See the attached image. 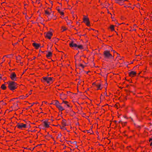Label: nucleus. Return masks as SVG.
I'll list each match as a JSON object with an SVG mask.
<instances>
[{
  "label": "nucleus",
  "instance_id": "obj_1",
  "mask_svg": "<svg viewBox=\"0 0 152 152\" xmlns=\"http://www.w3.org/2000/svg\"><path fill=\"white\" fill-rule=\"evenodd\" d=\"M54 80V79L53 77H49L48 76L43 77L41 79V81L43 83H47L50 85L53 83Z\"/></svg>",
  "mask_w": 152,
  "mask_h": 152
},
{
  "label": "nucleus",
  "instance_id": "obj_2",
  "mask_svg": "<svg viewBox=\"0 0 152 152\" xmlns=\"http://www.w3.org/2000/svg\"><path fill=\"white\" fill-rule=\"evenodd\" d=\"M8 88L11 91H13L18 87V84L15 81H9L7 83Z\"/></svg>",
  "mask_w": 152,
  "mask_h": 152
},
{
  "label": "nucleus",
  "instance_id": "obj_3",
  "mask_svg": "<svg viewBox=\"0 0 152 152\" xmlns=\"http://www.w3.org/2000/svg\"><path fill=\"white\" fill-rule=\"evenodd\" d=\"M42 123L41 126H43V129L48 128L50 127V125L51 123V119H46L42 121Z\"/></svg>",
  "mask_w": 152,
  "mask_h": 152
},
{
  "label": "nucleus",
  "instance_id": "obj_4",
  "mask_svg": "<svg viewBox=\"0 0 152 152\" xmlns=\"http://www.w3.org/2000/svg\"><path fill=\"white\" fill-rule=\"evenodd\" d=\"M103 56L104 58L106 59H109L113 58L114 55L113 56L111 53L110 51L109 50H105L103 53Z\"/></svg>",
  "mask_w": 152,
  "mask_h": 152
},
{
  "label": "nucleus",
  "instance_id": "obj_5",
  "mask_svg": "<svg viewBox=\"0 0 152 152\" xmlns=\"http://www.w3.org/2000/svg\"><path fill=\"white\" fill-rule=\"evenodd\" d=\"M51 9L50 8H48L47 9L45 10V15L48 18L49 20H50L52 18L51 16Z\"/></svg>",
  "mask_w": 152,
  "mask_h": 152
},
{
  "label": "nucleus",
  "instance_id": "obj_6",
  "mask_svg": "<svg viewBox=\"0 0 152 152\" xmlns=\"http://www.w3.org/2000/svg\"><path fill=\"white\" fill-rule=\"evenodd\" d=\"M54 104L56 107L61 111H62L65 110L64 108L61 106L62 104L59 103V102L57 100L54 101Z\"/></svg>",
  "mask_w": 152,
  "mask_h": 152
},
{
  "label": "nucleus",
  "instance_id": "obj_7",
  "mask_svg": "<svg viewBox=\"0 0 152 152\" xmlns=\"http://www.w3.org/2000/svg\"><path fill=\"white\" fill-rule=\"evenodd\" d=\"M10 77L12 81H17L19 80V78L18 77L17 75L14 72H12L10 74Z\"/></svg>",
  "mask_w": 152,
  "mask_h": 152
},
{
  "label": "nucleus",
  "instance_id": "obj_8",
  "mask_svg": "<svg viewBox=\"0 0 152 152\" xmlns=\"http://www.w3.org/2000/svg\"><path fill=\"white\" fill-rule=\"evenodd\" d=\"M83 22L87 26H90V23L89 18L87 16L83 15Z\"/></svg>",
  "mask_w": 152,
  "mask_h": 152
},
{
  "label": "nucleus",
  "instance_id": "obj_9",
  "mask_svg": "<svg viewBox=\"0 0 152 152\" xmlns=\"http://www.w3.org/2000/svg\"><path fill=\"white\" fill-rule=\"evenodd\" d=\"M16 127L19 129H24L27 127V124L21 123H17Z\"/></svg>",
  "mask_w": 152,
  "mask_h": 152
},
{
  "label": "nucleus",
  "instance_id": "obj_10",
  "mask_svg": "<svg viewBox=\"0 0 152 152\" xmlns=\"http://www.w3.org/2000/svg\"><path fill=\"white\" fill-rule=\"evenodd\" d=\"M45 37L46 38L50 39H51L53 35V34L52 32L50 31H48L44 33Z\"/></svg>",
  "mask_w": 152,
  "mask_h": 152
},
{
  "label": "nucleus",
  "instance_id": "obj_11",
  "mask_svg": "<svg viewBox=\"0 0 152 152\" xmlns=\"http://www.w3.org/2000/svg\"><path fill=\"white\" fill-rule=\"evenodd\" d=\"M128 0H114L115 3L120 5H123L124 4V2Z\"/></svg>",
  "mask_w": 152,
  "mask_h": 152
},
{
  "label": "nucleus",
  "instance_id": "obj_12",
  "mask_svg": "<svg viewBox=\"0 0 152 152\" xmlns=\"http://www.w3.org/2000/svg\"><path fill=\"white\" fill-rule=\"evenodd\" d=\"M60 98L63 101L66 99L67 98V95L66 94L62 93L60 94Z\"/></svg>",
  "mask_w": 152,
  "mask_h": 152
},
{
  "label": "nucleus",
  "instance_id": "obj_13",
  "mask_svg": "<svg viewBox=\"0 0 152 152\" xmlns=\"http://www.w3.org/2000/svg\"><path fill=\"white\" fill-rule=\"evenodd\" d=\"M12 110H16L19 109L18 105L17 103H14L11 107Z\"/></svg>",
  "mask_w": 152,
  "mask_h": 152
},
{
  "label": "nucleus",
  "instance_id": "obj_14",
  "mask_svg": "<svg viewBox=\"0 0 152 152\" xmlns=\"http://www.w3.org/2000/svg\"><path fill=\"white\" fill-rule=\"evenodd\" d=\"M137 73L136 72L134 71H132L129 73V76L131 77H133L135 76Z\"/></svg>",
  "mask_w": 152,
  "mask_h": 152
},
{
  "label": "nucleus",
  "instance_id": "obj_15",
  "mask_svg": "<svg viewBox=\"0 0 152 152\" xmlns=\"http://www.w3.org/2000/svg\"><path fill=\"white\" fill-rule=\"evenodd\" d=\"M64 103L65 104H66L65 105L64 107H70V104H69V102L66 101L65 100H63L62 101V104Z\"/></svg>",
  "mask_w": 152,
  "mask_h": 152
},
{
  "label": "nucleus",
  "instance_id": "obj_16",
  "mask_svg": "<svg viewBox=\"0 0 152 152\" xmlns=\"http://www.w3.org/2000/svg\"><path fill=\"white\" fill-rule=\"evenodd\" d=\"M69 46L70 47L75 48L76 49L77 47V44L74 43L73 41H72L69 44Z\"/></svg>",
  "mask_w": 152,
  "mask_h": 152
},
{
  "label": "nucleus",
  "instance_id": "obj_17",
  "mask_svg": "<svg viewBox=\"0 0 152 152\" xmlns=\"http://www.w3.org/2000/svg\"><path fill=\"white\" fill-rule=\"evenodd\" d=\"M52 56V53L51 51L48 52V53L46 55V57L48 59L50 58Z\"/></svg>",
  "mask_w": 152,
  "mask_h": 152
},
{
  "label": "nucleus",
  "instance_id": "obj_18",
  "mask_svg": "<svg viewBox=\"0 0 152 152\" xmlns=\"http://www.w3.org/2000/svg\"><path fill=\"white\" fill-rule=\"evenodd\" d=\"M32 45L36 49H37L40 46V44L37 43H32Z\"/></svg>",
  "mask_w": 152,
  "mask_h": 152
},
{
  "label": "nucleus",
  "instance_id": "obj_19",
  "mask_svg": "<svg viewBox=\"0 0 152 152\" xmlns=\"http://www.w3.org/2000/svg\"><path fill=\"white\" fill-rule=\"evenodd\" d=\"M61 124L63 127H64L67 125V121L65 119H63L61 122Z\"/></svg>",
  "mask_w": 152,
  "mask_h": 152
},
{
  "label": "nucleus",
  "instance_id": "obj_20",
  "mask_svg": "<svg viewBox=\"0 0 152 152\" xmlns=\"http://www.w3.org/2000/svg\"><path fill=\"white\" fill-rule=\"evenodd\" d=\"M61 137L62 135L61 134H58L57 136L56 139L58 140L60 142H62V140L61 138Z\"/></svg>",
  "mask_w": 152,
  "mask_h": 152
},
{
  "label": "nucleus",
  "instance_id": "obj_21",
  "mask_svg": "<svg viewBox=\"0 0 152 152\" xmlns=\"http://www.w3.org/2000/svg\"><path fill=\"white\" fill-rule=\"evenodd\" d=\"M80 49V50L83 49V47L82 45H77V47L76 48V49L77 50L78 49Z\"/></svg>",
  "mask_w": 152,
  "mask_h": 152
},
{
  "label": "nucleus",
  "instance_id": "obj_22",
  "mask_svg": "<svg viewBox=\"0 0 152 152\" xmlns=\"http://www.w3.org/2000/svg\"><path fill=\"white\" fill-rule=\"evenodd\" d=\"M57 10L58 12L59 13L61 16H64V12L62 11L59 8H58V9H57Z\"/></svg>",
  "mask_w": 152,
  "mask_h": 152
},
{
  "label": "nucleus",
  "instance_id": "obj_23",
  "mask_svg": "<svg viewBox=\"0 0 152 152\" xmlns=\"http://www.w3.org/2000/svg\"><path fill=\"white\" fill-rule=\"evenodd\" d=\"M96 86L97 88V90L99 89L101 90L102 88V87L101 86V84H96Z\"/></svg>",
  "mask_w": 152,
  "mask_h": 152
},
{
  "label": "nucleus",
  "instance_id": "obj_24",
  "mask_svg": "<svg viewBox=\"0 0 152 152\" xmlns=\"http://www.w3.org/2000/svg\"><path fill=\"white\" fill-rule=\"evenodd\" d=\"M1 88L3 90H6L7 87L4 84H3L1 85Z\"/></svg>",
  "mask_w": 152,
  "mask_h": 152
},
{
  "label": "nucleus",
  "instance_id": "obj_25",
  "mask_svg": "<svg viewBox=\"0 0 152 152\" xmlns=\"http://www.w3.org/2000/svg\"><path fill=\"white\" fill-rule=\"evenodd\" d=\"M110 29H111V30L112 31H114V26L113 25H110Z\"/></svg>",
  "mask_w": 152,
  "mask_h": 152
},
{
  "label": "nucleus",
  "instance_id": "obj_26",
  "mask_svg": "<svg viewBox=\"0 0 152 152\" xmlns=\"http://www.w3.org/2000/svg\"><path fill=\"white\" fill-rule=\"evenodd\" d=\"M61 29L62 32L65 31H66V30H67V28L66 27L64 26H62L61 27Z\"/></svg>",
  "mask_w": 152,
  "mask_h": 152
},
{
  "label": "nucleus",
  "instance_id": "obj_27",
  "mask_svg": "<svg viewBox=\"0 0 152 152\" xmlns=\"http://www.w3.org/2000/svg\"><path fill=\"white\" fill-rule=\"evenodd\" d=\"M66 22L67 23V24H70L72 23V22L71 20L69 19L66 20Z\"/></svg>",
  "mask_w": 152,
  "mask_h": 152
},
{
  "label": "nucleus",
  "instance_id": "obj_28",
  "mask_svg": "<svg viewBox=\"0 0 152 152\" xmlns=\"http://www.w3.org/2000/svg\"><path fill=\"white\" fill-rule=\"evenodd\" d=\"M18 98L20 99H26L25 96L24 95L19 96Z\"/></svg>",
  "mask_w": 152,
  "mask_h": 152
},
{
  "label": "nucleus",
  "instance_id": "obj_29",
  "mask_svg": "<svg viewBox=\"0 0 152 152\" xmlns=\"http://www.w3.org/2000/svg\"><path fill=\"white\" fill-rule=\"evenodd\" d=\"M51 16L52 17V18L53 20H55L56 19V16L53 15V14L51 15Z\"/></svg>",
  "mask_w": 152,
  "mask_h": 152
},
{
  "label": "nucleus",
  "instance_id": "obj_30",
  "mask_svg": "<svg viewBox=\"0 0 152 152\" xmlns=\"http://www.w3.org/2000/svg\"><path fill=\"white\" fill-rule=\"evenodd\" d=\"M119 123H121L123 126L126 125L127 123L126 122H122L121 121H120Z\"/></svg>",
  "mask_w": 152,
  "mask_h": 152
},
{
  "label": "nucleus",
  "instance_id": "obj_31",
  "mask_svg": "<svg viewBox=\"0 0 152 152\" xmlns=\"http://www.w3.org/2000/svg\"><path fill=\"white\" fill-rule=\"evenodd\" d=\"M37 103H34V102L33 103H32L31 104V105L30 106L28 107V108H30V107H32L33 105H34V104H37Z\"/></svg>",
  "mask_w": 152,
  "mask_h": 152
},
{
  "label": "nucleus",
  "instance_id": "obj_32",
  "mask_svg": "<svg viewBox=\"0 0 152 152\" xmlns=\"http://www.w3.org/2000/svg\"><path fill=\"white\" fill-rule=\"evenodd\" d=\"M5 61V59L4 58V56H3V58L2 59V62L1 63V64H2Z\"/></svg>",
  "mask_w": 152,
  "mask_h": 152
},
{
  "label": "nucleus",
  "instance_id": "obj_33",
  "mask_svg": "<svg viewBox=\"0 0 152 152\" xmlns=\"http://www.w3.org/2000/svg\"><path fill=\"white\" fill-rule=\"evenodd\" d=\"M53 39H54V40H55V41H56V42H58V41L59 40V39H56L55 38H53Z\"/></svg>",
  "mask_w": 152,
  "mask_h": 152
},
{
  "label": "nucleus",
  "instance_id": "obj_34",
  "mask_svg": "<svg viewBox=\"0 0 152 152\" xmlns=\"http://www.w3.org/2000/svg\"><path fill=\"white\" fill-rule=\"evenodd\" d=\"M79 66L82 67V68H84V65L82 64H80Z\"/></svg>",
  "mask_w": 152,
  "mask_h": 152
},
{
  "label": "nucleus",
  "instance_id": "obj_35",
  "mask_svg": "<svg viewBox=\"0 0 152 152\" xmlns=\"http://www.w3.org/2000/svg\"><path fill=\"white\" fill-rule=\"evenodd\" d=\"M9 55H4V57H6L7 58H9Z\"/></svg>",
  "mask_w": 152,
  "mask_h": 152
},
{
  "label": "nucleus",
  "instance_id": "obj_36",
  "mask_svg": "<svg viewBox=\"0 0 152 152\" xmlns=\"http://www.w3.org/2000/svg\"><path fill=\"white\" fill-rule=\"evenodd\" d=\"M29 95L28 94H26V96H25L26 97V98H27L29 96Z\"/></svg>",
  "mask_w": 152,
  "mask_h": 152
},
{
  "label": "nucleus",
  "instance_id": "obj_37",
  "mask_svg": "<svg viewBox=\"0 0 152 152\" xmlns=\"http://www.w3.org/2000/svg\"><path fill=\"white\" fill-rule=\"evenodd\" d=\"M36 2L38 4H39L40 3V1H37Z\"/></svg>",
  "mask_w": 152,
  "mask_h": 152
},
{
  "label": "nucleus",
  "instance_id": "obj_38",
  "mask_svg": "<svg viewBox=\"0 0 152 152\" xmlns=\"http://www.w3.org/2000/svg\"><path fill=\"white\" fill-rule=\"evenodd\" d=\"M32 91V90H31V91L29 92V95H30L31 94V92Z\"/></svg>",
  "mask_w": 152,
  "mask_h": 152
},
{
  "label": "nucleus",
  "instance_id": "obj_39",
  "mask_svg": "<svg viewBox=\"0 0 152 152\" xmlns=\"http://www.w3.org/2000/svg\"><path fill=\"white\" fill-rule=\"evenodd\" d=\"M65 20L66 21V20H67V19H68V18L67 17H65Z\"/></svg>",
  "mask_w": 152,
  "mask_h": 152
},
{
  "label": "nucleus",
  "instance_id": "obj_40",
  "mask_svg": "<svg viewBox=\"0 0 152 152\" xmlns=\"http://www.w3.org/2000/svg\"><path fill=\"white\" fill-rule=\"evenodd\" d=\"M113 52H114V53H116L117 55H119V54H118L117 53H116V51H115V50H113Z\"/></svg>",
  "mask_w": 152,
  "mask_h": 152
},
{
  "label": "nucleus",
  "instance_id": "obj_41",
  "mask_svg": "<svg viewBox=\"0 0 152 152\" xmlns=\"http://www.w3.org/2000/svg\"><path fill=\"white\" fill-rule=\"evenodd\" d=\"M43 102L45 103V104H46L47 103V102H45V101H44Z\"/></svg>",
  "mask_w": 152,
  "mask_h": 152
},
{
  "label": "nucleus",
  "instance_id": "obj_42",
  "mask_svg": "<svg viewBox=\"0 0 152 152\" xmlns=\"http://www.w3.org/2000/svg\"><path fill=\"white\" fill-rule=\"evenodd\" d=\"M152 140V139L151 138L149 139V142H151Z\"/></svg>",
  "mask_w": 152,
  "mask_h": 152
},
{
  "label": "nucleus",
  "instance_id": "obj_43",
  "mask_svg": "<svg viewBox=\"0 0 152 152\" xmlns=\"http://www.w3.org/2000/svg\"><path fill=\"white\" fill-rule=\"evenodd\" d=\"M150 146H152V142H151L150 143Z\"/></svg>",
  "mask_w": 152,
  "mask_h": 152
},
{
  "label": "nucleus",
  "instance_id": "obj_44",
  "mask_svg": "<svg viewBox=\"0 0 152 152\" xmlns=\"http://www.w3.org/2000/svg\"><path fill=\"white\" fill-rule=\"evenodd\" d=\"M23 14L24 15H26V13H25V12H23Z\"/></svg>",
  "mask_w": 152,
  "mask_h": 152
},
{
  "label": "nucleus",
  "instance_id": "obj_45",
  "mask_svg": "<svg viewBox=\"0 0 152 152\" xmlns=\"http://www.w3.org/2000/svg\"><path fill=\"white\" fill-rule=\"evenodd\" d=\"M36 58V57H35L34 56V57H33V59H35Z\"/></svg>",
  "mask_w": 152,
  "mask_h": 152
},
{
  "label": "nucleus",
  "instance_id": "obj_46",
  "mask_svg": "<svg viewBox=\"0 0 152 152\" xmlns=\"http://www.w3.org/2000/svg\"><path fill=\"white\" fill-rule=\"evenodd\" d=\"M105 95H106V96H108V95H107V93H106Z\"/></svg>",
  "mask_w": 152,
  "mask_h": 152
},
{
  "label": "nucleus",
  "instance_id": "obj_47",
  "mask_svg": "<svg viewBox=\"0 0 152 152\" xmlns=\"http://www.w3.org/2000/svg\"><path fill=\"white\" fill-rule=\"evenodd\" d=\"M27 18V15H26V18Z\"/></svg>",
  "mask_w": 152,
  "mask_h": 152
},
{
  "label": "nucleus",
  "instance_id": "obj_48",
  "mask_svg": "<svg viewBox=\"0 0 152 152\" xmlns=\"http://www.w3.org/2000/svg\"><path fill=\"white\" fill-rule=\"evenodd\" d=\"M51 119V123H52V122L53 121V120L52 119Z\"/></svg>",
  "mask_w": 152,
  "mask_h": 152
},
{
  "label": "nucleus",
  "instance_id": "obj_49",
  "mask_svg": "<svg viewBox=\"0 0 152 152\" xmlns=\"http://www.w3.org/2000/svg\"><path fill=\"white\" fill-rule=\"evenodd\" d=\"M124 7H125V8H126V7H127V6H124Z\"/></svg>",
  "mask_w": 152,
  "mask_h": 152
},
{
  "label": "nucleus",
  "instance_id": "obj_50",
  "mask_svg": "<svg viewBox=\"0 0 152 152\" xmlns=\"http://www.w3.org/2000/svg\"><path fill=\"white\" fill-rule=\"evenodd\" d=\"M115 32L116 33V34H117V35H118V33H117V32H116V31H115Z\"/></svg>",
  "mask_w": 152,
  "mask_h": 152
},
{
  "label": "nucleus",
  "instance_id": "obj_51",
  "mask_svg": "<svg viewBox=\"0 0 152 152\" xmlns=\"http://www.w3.org/2000/svg\"><path fill=\"white\" fill-rule=\"evenodd\" d=\"M66 1H69V0H66Z\"/></svg>",
  "mask_w": 152,
  "mask_h": 152
},
{
  "label": "nucleus",
  "instance_id": "obj_52",
  "mask_svg": "<svg viewBox=\"0 0 152 152\" xmlns=\"http://www.w3.org/2000/svg\"><path fill=\"white\" fill-rule=\"evenodd\" d=\"M126 25H129V24H126Z\"/></svg>",
  "mask_w": 152,
  "mask_h": 152
},
{
  "label": "nucleus",
  "instance_id": "obj_53",
  "mask_svg": "<svg viewBox=\"0 0 152 152\" xmlns=\"http://www.w3.org/2000/svg\"><path fill=\"white\" fill-rule=\"evenodd\" d=\"M10 62H9V64H10Z\"/></svg>",
  "mask_w": 152,
  "mask_h": 152
},
{
  "label": "nucleus",
  "instance_id": "obj_54",
  "mask_svg": "<svg viewBox=\"0 0 152 152\" xmlns=\"http://www.w3.org/2000/svg\"><path fill=\"white\" fill-rule=\"evenodd\" d=\"M78 84H80V83H79V82H78Z\"/></svg>",
  "mask_w": 152,
  "mask_h": 152
},
{
  "label": "nucleus",
  "instance_id": "obj_55",
  "mask_svg": "<svg viewBox=\"0 0 152 152\" xmlns=\"http://www.w3.org/2000/svg\"><path fill=\"white\" fill-rule=\"evenodd\" d=\"M78 84H80V83H79V82H78Z\"/></svg>",
  "mask_w": 152,
  "mask_h": 152
},
{
  "label": "nucleus",
  "instance_id": "obj_56",
  "mask_svg": "<svg viewBox=\"0 0 152 152\" xmlns=\"http://www.w3.org/2000/svg\"><path fill=\"white\" fill-rule=\"evenodd\" d=\"M78 84H80V83H79V82H78Z\"/></svg>",
  "mask_w": 152,
  "mask_h": 152
},
{
  "label": "nucleus",
  "instance_id": "obj_57",
  "mask_svg": "<svg viewBox=\"0 0 152 152\" xmlns=\"http://www.w3.org/2000/svg\"><path fill=\"white\" fill-rule=\"evenodd\" d=\"M32 3H34L33 1H32Z\"/></svg>",
  "mask_w": 152,
  "mask_h": 152
},
{
  "label": "nucleus",
  "instance_id": "obj_58",
  "mask_svg": "<svg viewBox=\"0 0 152 152\" xmlns=\"http://www.w3.org/2000/svg\"><path fill=\"white\" fill-rule=\"evenodd\" d=\"M25 9L26 10V8L25 7Z\"/></svg>",
  "mask_w": 152,
  "mask_h": 152
},
{
  "label": "nucleus",
  "instance_id": "obj_59",
  "mask_svg": "<svg viewBox=\"0 0 152 152\" xmlns=\"http://www.w3.org/2000/svg\"><path fill=\"white\" fill-rule=\"evenodd\" d=\"M38 152H40V151H38Z\"/></svg>",
  "mask_w": 152,
  "mask_h": 152
}]
</instances>
